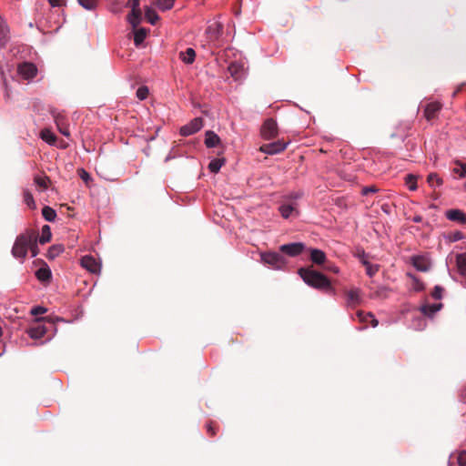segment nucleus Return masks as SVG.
<instances>
[{"mask_svg":"<svg viewBox=\"0 0 466 466\" xmlns=\"http://www.w3.org/2000/svg\"><path fill=\"white\" fill-rule=\"evenodd\" d=\"M299 274L305 283L314 289H328L330 288L329 279L322 273L316 271L311 268H299Z\"/></svg>","mask_w":466,"mask_h":466,"instance_id":"obj_1","label":"nucleus"},{"mask_svg":"<svg viewBox=\"0 0 466 466\" xmlns=\"http://www.w3.org/2000/svg\"><path fill=\"white\" fill-rule=\"evenodd\" d=\"M33 237L28 234V229L17 236L12 248V254L15 258H24L28 251V246L32 241Z\"/></svg>","mask_w":466,"mask_h":466,"instance_id":"obj_2","label":"nucleus"},{"mask_svg":"<svg viewBox=\"0 0 466 466\" xmlns=\"http://www.w3.org/2000/svg\"><path fill=\"white\" fill-rule=\"evenodd\" d=\"M261 259L265 264H268L276 269L281 268L285 264L284 258L277 252L262 253Z\"/></svg>","mask_w":466,"mask_h":466,"instance_id":"obj_3","label":"nucleus"},{"mask_svg":"<svg viewBox=\"0 0 466 466\" xmlns=\"http://www.w3.org/2000/svg\"><path fill=\"white\" fill-rule=\"evenodd\" d=\"M44 320H47V318H36V323L26 329V333L31 339H38L46 334V327L40 323Z\"/></svg>","mask_w":466,"mask_h":466,"instance_id":"obj_4","label":"nucleus"},{"mask_svg":"<svg viewBox=\"0 0 466 466\" xmlns=\"http://www.w3.org/2000/svg\"><path fill=\"white\" fill-rule=\"evenodd\" d=\"M278 135V126L272 118L267 119L261 127V136L264 139L270 140Z\"/></svg>","mask_w":466,"mask_h":466,"instance_id":"obj_5","label":"nucleus"},{"mask_svg":"<svg viewBox=\"0 0 466 466\" xmlns=\"http://www.w3.org/2000/svg\"><path fill=\"white\" fill-rule=\"evenodd\" d=\"M17 73L25 80L34 78L37 74V68L33 63L24 62L17 66Z\"/></svg>","mask_w":466,"mask_h":466,"instance_id":"obj_6","label":"nucleus"},{"mask_svg":"<svg viewBox=\"0 0 466 466\" xmlns=\"http://www.w3.org/2000/svg\"><path fill=\"white\" fill-rule=\"evenodd\" d=\"M203 127V119L201 117H196L191 120L188 124L183 126L180 128V135L183 137L191 136L199 131Z\"/></svg>","mask_w":466,"mask_h":466,"instance_id":"obj_7","label":"nucleus"},{"mask_svg":"<svg viewBox=\"0 0 466 466\" xmlns=\"http://www.w3.org/2000/svg\"><path fill=\"white\" fill-rule=\"evenodd\" d=\"M287 145L288 143L279 140L261 146L259 150L268 155H274L284 151L287 147Z\"/></svg>","mask_w":466,"mask_h":466,"instance_id":"obj_8","label":"nucleus"},{"mask_svg":"<svg viewBox=\"0 0 466 466\" xmlns=\"http://www.w3.org/2000/svg\"><path fill=\"white\" fill-rule=\"evenodd\" d=\"M223 25L219 22L210 24L206 29V35L209 42H216L222 35Z\"/></svg>","mask_w":466,"mask_h":466,"instance_id":"obj_9","label":"nucleus"},{"mask_svg":"<svg viewBox=\"0 0 466 466\" xmlns=\"http://www.w3.org/2000/svg\"><path fill=\"white\" fill-rule=\"evenodd\" d=\"M81 266L91 273L96 274L100 272L101 265L92 256H84L81 258Z\"/></svg>","mask_w":466,"mask_h":466,"instance_id":"obj_10","label":"nucleus"},{"mask_svg":"<svg viewBox=\"0 0 466 466\" xmlns=\"http://www.w3.org/2000/svg\"><path fill=\"white\" fill-rule=\"evenodd\" d=\"M304 249L302 243H289L280 247V251L290 256L295 257L299 255Z\"/></svg>","mask_w":466,"mask_h":466,"instance_id":"obj_11","label":"nucleus"},{"mask_svg":"<svg viewBox=\"0 0 466 466\" xmlns=\"http://www.w3.org/2000/svg\"><path fill=\"white\" fill-rule=\"evenodd\" d=\"M441 104L439 102H431L426 105L424 109V116L428 121L435 119L441 109Z\"/></svg>","mask_w":466,"mask_h":466,"instance_id":"obj_12","label":"nucleus"},{"mask_svg":"<svg viewBox=\"0 0 466 466\" xmlns=\"http://www.w3.org/2000/svg\"><path fill=\"white\" fill-rule=\"evenodd\" d=\"M410 259L413 267L419 271L426 272L431 268L430 260L424 256H413Z\"/></svg>","mask_w":466,"mask_h":466,"instance_id":"obj_13","label":"nucleus"},{"mask_svg":"<svg viewBox=\"0 0 466 466\" xmlns=\"http://www.w3.org/2000/svg\"><path fill=\"white\" fill-rule=\"evenodd\" d=\"M445 215L449 220L466 224V214L461 209H449Z\"/></svg>","mask_w":466,"mask_h":466,"instance_id":"obj_14","label":"nucleus"},{"mask_svg":"<svg viewBox=\"0 0 466 466\" xmlns=\"http://www.w3.org/2000/svg\"><path fill=\"white\" fill-rule=\"evenodd\" d=\"M442 306V303L424 304L420 307V311L424 316L432 318L435 313L441 309Z\"/></svg>","mask_w":466,"mask_h":466,"instance_id":"obj_15","label":"nucleus"},{"mask_svg":"<svg viewBox=\"0 0 466 466\" xmlns=\"http://www.w3.org/2000/svg\"><path fill=\"white\" fill-rule=\"evenodd\" d=\"M279 211L282 218H289L290 216H298L299 211L297 208L292 204H282L279 208Z\"/></svg>","mask_w":466,"mask_h":466,"instance_id":"obj_16","label":"nucleus"},{"mask_svg":"<svg viewBox=\"0 0 466 466\" xmlns=\"http://www.w3.org/2000/svg\"><path fill=\"white\" fill-rule=\"evenodd\" d=\"M127 20L133 28H137L142 20L141 9H131V12L127 15Z\"/></svg>","mask_w":466,"mask_h":466,"instance_id":"obj_17","label":"nucleus"},{"mask_svg":"<svg viewBox=\"0 0 466 466\" xmlns=\"http://www.w3.org/2000/svg\"><path fill=\"white\" fill-rule=\"evenodd\" d=\"M220 144L219 137L213 131L206 132L205 145L207 147H215Z\"/></svg>","mask_w":466,"mask_h":466,"instance_id":"obj_18","label":"nucleus"},{"mask_svg":"<svg viewBox=\"0 0 466 466\" xmlns=\"http://www.w3.org/2000/svg\"><path fill=\"white\" fill-rule=\"evenodd\" d=\"M310 259L317 265H322L326 261V254L320 249L313 248L310 250Z\"/></svg>","mask_w":466,"mask_h":466,"instance_id":"obj_19","label":"nucleus"},{"mask_svg":"<svg viewBox=\"0 0 466 466\" xmlns=\"http://www.w3.org/2000/svg\"><path fill=\"white\" fill-rule=\"evenodd\" d=\"M8 27L6 22L0 16V46H5L8 40Z\"/></svg>","mask_w":466,"mask_h":466,"instance_id":"obj_20","label":"nucleus"},{"mask_svg":"<svg viewBox=\"0 0 466 466\" xmlns=\"http://www.w3.org/2000/svg\"><path fill=\"white\" fill-rule=\"evenodd\" d=\"M196 57V52L193 48L188 47L186 51L179 53V58L186 64H192Z\"/></svg>","mask_w":466,"mask_h":466,"instance_id":"obj_21","label":"nucleus"},{"mask_svg":"<svg viewBox=\"0 0 466 466\" xmlns=\"http://www.w3.org/2000/svg\"><path fill=\"white\" fill-rule=\"evenodd\" d=\"M28 234L33 237V239L28 246V250L31 251L32 257H35L38 253V248H37L38 233L33 229H28Z\"/></svg>","mask_w":466,"mask_h":466,"instance_id":"obj_22","label":"nucleus"},{"mask_svg":"<svg viewBox=\"0 0 466 466\" xmlns=\"http://www.w3.org/2000/svg\"><path fill=\"white\" fill-rule=\"evenodd\" d=\"M347 299H348V303L350 306H356V305L360 304V290L357 289L349 290L347 292Z\"/></svg>","mask_w":466,"mask_h":466,"instance_id":"obj_23","label":"nucleus"},{"mask_svg":"<svg viewBox=\"0 0 466 466\" xmlns=\"http://www.w3.org/2000/svg\"><path fill=\"white\" fill-rule=\"evenodd\" d=\"M456 264L460 274L466 277V253L456 256Z\"/></svg>","mask_w":466,"mask_h":466,"instance_id":"obj_24","label":"nucleus"},{"mask_svg":"<svg viewBox=\"0 0 466 466\" xmlns=\"http://www.w3.org/2000/svg\"><path fill=\"white\" fill-rule=\"evenodd\" d=\"M35 276L40 281L45 282L48 281L51 279L52 274L50 268L45 267L38 268L35 272Z\"/></svg>","mask_w":466,"mask_h":466,"instance_id":"obj_25","label":"nucleus"},{"mask_svg":"<svg viewBox=\"0 0 466 466\" xmlns=\"http://www.w3.org/2000/svg\"><path fill=\"white\" fill-rule=\"evenodd\" d=\"M145 15L147 22H149L151 25H155L159 20V16L157 12L149 6L146 7Z\"/></svg>","mask_w":466,"mask_h":466,"instance_id":"obj_26","label":"nucleus"},{"mask_svg":"<svg viewBox=\"0 0 466 466\" xmlns=\"http://www.w3.org/2000/svg\"><path fill=\"white\" fill-rule=\"evenodd\" d=\"M44 218L49 222H53L56 218V212L54 208L45 206L42 209Z\"/></svg>","mask_w":466,"mask_h":466,"instance_id":"obj_27","label":"nucleus"},{"mask_svg":"<svg viewBox=\"0 0 466 466\" xmlns=\"http://www.w3.org/2000/svg\"><path fill=\"white\" fill-rule=\"evenodd\" d=\"M147 29L145 28H139L136 30L135 35H134V43L137 46H138L140 44H142L147 36Z\"/></svg>","mask_w":466,"mask_h":466,"instance_id":"obj_28","label":"nucleus"},{"mask_svg":"<svg viewBox=\"0 0 466 466\" xmlns=\"http://www.w3.org/2000/svg\"><path fill=\"white\" fill-rule=\"evenodd\" d=\"M225 164L224 158H215L210 161L208 168L212 173H218L221 167Z\"/></svg>","mask_w":466,"mask_h":466,"instance_id":"obj_29","label":"nucleus"},{"mask_svg":"<svg viewBox=\"0 0 466 466\" xmlns=\"http://www.w3.org/2000/svg\"><path fill=\"white\" fill-rule=\"evenodd\" d=\"M51 237H52V234H51L50 227L48 225L43 226L42 234L39 238V242L41 244H46L51 240Z\"/></svg>","mask_w":466,"mask_h":466,"instance_id":"obj_30","label":"nucleus"},{"mask_svg":"<svg viewBox=\"0 0 466 466\" xmlns=\"http://www.w3.org/2000/svg\"><path fill=\"white\" fill-rule=\"evenodd\" d=\"M41 138L50 145H53L56 140V136L49 129L41 131Z\"/></svg>","mask_w":466,"mask_h":466,"instance_id":"obj_31","label":"nucleus"},{"mask_svg":"<svg viewBox=\"0 0 466 466\" xmlns=\"http://www.w3.org/2000/svg\"><path fill=\"white\" fill-rule=\"evenodd\" d=\"M64 251V247L62 245H53L48 249V258H55L59 256Z\"/></svg>","mask_w":466,"mask_h":466,"instance_id":"obj_32","label":"nucleus"},{"mask_svg":"<svg viewBox=\"0 0 466 466\" xmlns=\"http://www.w3.org/2000/svg\"><path fill=\"white\" fill-rule=\"evenodd\" d=\"M427 182L430 184L431 187H434L435 185H442L443 180L439 177L437 173H431L427 177Z\"/></svg>","mask_w":466,"mask_h":466,"instance_id":"obj_33","label":"nucleus"},{"mask_svg":"<svg viewBox=\"0 0 466 466\" xmlns=\"http://www.w3.org/2000/svg\"><path fill=\"white\" fill-rule=\"evenodd\" d=\"M35 183L37 187H39L45 190L48 187V186L50 184V178L47 176L35 177Z\"/></svg>","mask_w":466,"mask_h":466,"instance_id":"obj_34","label":"nucleus"},{"mask_svg":"<svg viewBox=\"0 0 466 466\" xmlns=\"http://www.w3.org/2000/svg\"><path fill=\"white\" fill-rule=\"evenodd\" d=\"M405 183L408 186L410 190L414 191L417 189V177L416 176H414L412 174L407 175L405 177Z\"/></svg>","mask_w":466,"mask_h":466,"instance_id":"obj_35","label":"nucleus"},{"mask_svg":"<svg viewBox=\"0 0 466 466\" xmlns=\"http://www.w3.org/2000/svg\"><path fill=\"white\" fill-rule=\"evenodd\" d=\"M175 0H157V7L162 11L169 10L173 7Z\"/></svg>","mask_w":466,"mask_h":466,"instance_id":"obj_36","label":"nucleus"},{"mask_svg":"<svg viewBox=\"0 0 466 466\" xmlns=\"http://www.w3.org/2000/svg\"><path fill=\"white\" fill-rule=\"evenodd\" d=\"M24 201L32 209L36 208L33 195L28 190L24 191Z\"/></svg>","mask_w":466,"mask_h":466,"instance_id":"obj_37","label":"nucleus"},{"mask_svg":"<svg viewBox=\"0 0 466 466\" xmlns=\"http://www.w3.org/2000/svg\"><path fill=\"white\" fill-rule=\"evenodd\" d=\"M79 5L87 10H93L96 7L98 0H77Z\"/></svg>","mask_w":466,"mask_h":466,"instance_id":"obj_38","label":"nucleus"},{"mask_svg":"<svg viewBox=\"0 0 466 466\" xmlns=\"http://www.w3.org/2000/svg\"><path fill=\"white\" fill-rule=\"evenodd\" d=\"M365 268H366V273L370 277L374 276L379 271V268H380L379 265L371 264L370 262H366Z\"/></svg>","mask_w":466,"mask_h":466,"instance_id":"obj_39","label":"nucleus"},{"mask_svg":"<svg viewBox=\"0 0 466 466\" xmlns=\"http://www.w3.org/2000/svg\"><path fill=\"white\" fill-rule=\"evenodd\" d=\"M458 166L461 167V168H453L452 172L455 173V174H459L460 177H466V164H463L460 161H456L455 162Z\"/></svg>","mask_w":466,"mask_h":466,"instance_id":"obj_40","label":"nucleus"},{"mask_svg":"<svg viewBox=\"0 0 466 466\" xmlns=\"http://www.w3.org/2000/svg\"><path fill=\"white\" fill-rule=\"evenodd\" d=\"M148 96V88L145 86L138 87L137 90V96L139 100H144Z\"/></svg>","mask_w":466,"mask_h":466,"instance_id":"obj_41","label":"nucleus"},{"mask_svg":"<svg viewBox=\"0 0 466 466\" xmlns=\"http://www.w3.org/2000/svg\"><path fill=\"white\" fill-rule=\"evenodd\" d=\"M443 289L441 286H435L431 291V296L435 299H441L442 298Z\"/></svg>","mask_w":466,"mask_h":466,"instance_id":"obj_42","label":"nucleus"},{"mask_svg":"<svg viewBox=\"0 0 466 466\" xmlns=\"http://www.w3.org/2000/svg\"><path fill=\"white\" fill-rule=\"evenodd\" d=\"M387 290L384 289V288H380L377 290H375L371 295L370 297L373 298V299H377V298H385L387 296Z\"/></svg>","mask_w":466,"mask_h":466,"instance_id":"obj_43","label":"nucleus"},{"mask_svg":"<svg viewBox=\"0 0 466 466\" xmlns=\"http://www.w3.org/2000/svg\"><path fill=\"white\" fill-rule=\"evenodd\" d=\"M457 462L459 466H466V451L459 452L457 456Z\"/></svg>","mask_w":466,"mask_h":466,"instance_id":"obj_44","label":"nucleus"},{"mask_svg":"<svg viewBox=\"0 0 466 466\" xmlns=\"http://www.w3.org/2000/svg\"><path fill=\"white\" fill-rule=\"evenodd\" d=\"M357 257L359 258L360 261L364 266H365L366 262H370L369 259H368L369 258V255L366 254L364 250H359L358 253H357Z\"/></svg>","mask_w":466,"mask_h":466,"instance_id":"obj_45","label":"nucleus"},{"mask_svg":"<svg viewBox=\"0 0 466 466\" xmlns=\"http://www.w3.org/2000/svg\"><path fill=\"white\" fill-rule=\"evenodd\" d=\"M78 174L81 179L84 180L86 183H87L91 179L90 175L83 168L78 169Z\"/></svg>","mask_w":466,"mask_h":466,"instance_id":"obj_46","label":"nucleus"},{"mask_svg":"<svg viewBox=\"0 0 466 466\" xmlns=\"http://www.w3.org/2000/svg\"><path fill=\"white\" fill-rule=\"evenodd\" d=\"M46 310L47 309L44 307H35L31 309V314L34 316H37L46 313Z\"/></svg>","mask_w":466,"mask_h":466,"instance_id":"obj_47","label":"nucleus"},{"mask_svg":"<svg viewBox=\"0 0 466 466\" xmlns=\"http://www.w3.org/2000/svg\"><path fill=\"white\" fill-rule=\"evenodd\" d=\"M207 431L211 437H214L217 434V427L213 422H209L207 425Z\"/></svg>","mask_w":466,"mask_h":466,"instance_id":"obj_48","label":"nucleus"},{"mask_svg":"<svg viewBox=\"0 0 466 466\" xmlns=\"http://www.w3.org/2000/svg\"><path fill=\"white\" fill-rule=\"evenodd\" d=\"M365 315L366 313L363 312V311H358L357 312V317L358 319H360V321L363 322V323H368L370 321V318H365Z\"/></svg>","mask_w":466,"mask_h":466,"instance_id":"obj_49","label":"nucleus"},{"mask_svg":"<svg viewBox=\"0 0 466 466\" xmlns=\"http://www.w3.org/2000/svg\"><path fill=\"white\" fill-rule=\"evenodd\" d=\"M365 318H370V323L373 328L377 327L379 324V321L375 319L374 315L370 312L366 313Z\"/></svg>","mask_w":466,"mask_h":466,"instance_id":"obj_50","label":"nucleus"},{"mask_svg":"<svg viewBox=\"0 0 466 466\" xmlns=\"http://www.w3.org/2000/svg\"><path fill=\"white\" fill-rule=\"evenodd\" d=\"M377 187H374V186H371V187H363L362 188V194L364 196H367L369 195L370 193H374V192H377Z\"/></svg>","mask_w":466,"mask_h":466,"instance_id":"obj_51","label":"nucleus"},{"mask_svg":"<svg viewBox=\"0 0 466 466\" xmlns=\"http://www.w3.org/2000/svg\"><path fill=\"white\" fill-rule=\"evenodd\" d=\"M127 6L130 7L131 9L140 8L139 0H128Z\"/></svg>","mask_w":466,"mask_h":466,"instance_id":"obj_52","label":"nucleus"},{"mask_svg":"<svg viewBox=\"0 0 466 466\" xmlns=\"http://www.w3.org/2000/svg\"><path fill=\"white\" fill-rule=\"evenodd\" d=\"M48 1L52 6H59V5H61V2H62V0H48Z\"/></svg>","mask_w":466,"mask_h":466,"instance_id":"obj_53","label":"nucleus"},{"mask_svg":"<svg viewBox=\"0 0 466 466\" xmlns=\"http://www.w3.org/2000/svg\"><path fill=\"white\" fill-rule=\"evenodd\" d=\"M325 269L330 270V271H332L334 273H338L339 272V268L337 267H334V266H332V267H325Z\"/></svg>","mask_w":466,"mask_h":466,"instance_id":"obj_54","label":"nucleus"},{"mask_svg":"<svg viewBox=\"0 0 466 466\" xmlns=\"http://www.w3.org/2000/svg\"><path fill=\"white\" fill-rule=\"evenodd\" d=\"M59 130H60V132H61L64 136H66V137H68V136H69V131H68L67 127H65V128L60 127V128H59Z\"/></svg>","mask_w":466,"mask_h":466,"instance_id":"obj_55","label":"nucleus"},{"mask_svg":"<svg viewBox=\"0 0 466 466\" xmlns=\"http://www.w3.org/2000/svg\"><path fill=\"white\" fill-rule=\"evenodd\" d=\"M462 238V234L461 232H457L455 235H454V239L455 240H459V239H461Z\"/></svg>","mask_w":466,"mask_h":466,"instance_id":"obj_56","label":"nucleus"},{"mask_svg":"<svg viewBox=\"0 0 466 466\" xmlns=\"http://www.w3.org/2000/svg\"><path fill=\"white\" fill-rule=\"evenodd\" d=\"M414 221H415V222H420V217L415 218H414Z\"/></svg>","mask_w":466,"mask_h":466,"instance_id":"obj_57","label":"nucleus"}]
</instances>
